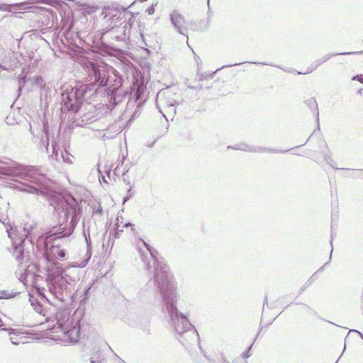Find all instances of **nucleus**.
<instances>
[{"label":"nucleus","mask_w":363,"mask_h":363,"mask_svg":"<svg viewBox=\"0 0 363 363\" xmlns=\"http://www.w3.org/2000/svg\"><path fill=\"white\" fill-rule=\"evenodd\" d=\"M186 86L188 88H190V89H196V87L195 86H192L191 84H186Z\"/></svg>","instance_id":"nucleus-46"},{"label":"nucleus","mask_w":363,"mask_h":363,"mask_svg":"<svg viewBox=\"0 0 363 363\" xmlns=\"http://www.w3.org/2000/svg\"><path fill=\"white\" fill-rule=\"evenodd\" d=\"M124 160H125V157H123V160L121 161V164H123Z\"/></svg>","instance_id":"nucleus-60"},{"label":"nucleus","mask_w":363,"mask_h":363,"mask_svg":"<svg viewBox=\"0 0 363 363\" xmlns=\"http://www.w3.org/2000/svg\"><path fill=\"white\" fill-rule=\"evenodd\" d=\"M252 345H251L247 351L244 352L242 354V357L243 358H248L249 357H250L251 354L250 353V351L251 350V347H252Z\"/></svg>","instance_id":"nucleus-33"},{"label":"nucleus","mask_w":363,"mask_h":363,"mask_svg":"<svg viewBox=\"0 0 363 363\" xmlns=\"http://www.w3.org/2000/svg\"><path fill=\"white\" fill-rule=\"evenodd\" d=\"M106 53H107V52H106V51H102V52H101V55L102 56H105V55H106Z\"/></svg>","instance_id":"nucleus-49"},{"label":"nucleus","mask_w":363,"mask_h":363,"mask_svg":"<svg viewBox=\"0 0 363 363\" xmlns=\"http://www.w3.org/2000/svg\"><path fill=\"white\" fill-rule=\"evenodd\" d=\"M30 130L31 133L33 135V131H32V128H31V127H30Z\"/></svg>","instance_id":"nucleus-63"},{"label":"nucleus","mask_w":363,"mask_h":363,"mask_svg":"<svg viewBox=\"0 0 363 363\" xmlns=\"http://www.w3.org/2000/svg\"><path fill=\"white\" fill-rule=\"evenodd\" d=\"M130 197H131V194H130L128 196L124 197L123 202H125L126 201H128Z\"/></svg>","instance_id":"nucleus-44"},{"label":"nucleus","mask_w":363,"mask_h":363,"mask_svg":"<svg viewBox=\"0 0 363 363\" xmlns=\"http://www.w3.org/2000/svg\"><path fill=\"white\" fill-rule=\"evenodd\" d=\"M66 257V251L63 249L58 248L57 258L65 259Z\"/></svg>","instance_id":"nucleus-27"},{"label":"nucleus","mask_w":363,"mask_h":363,"mask_svg":"<svg viewBox=\"0 0 363 363\" xmlns=\"http://www.w3.org/2000/svg\"><path fill=\"white\" fill-rule=\"evenodd\" d=\"M130 190H131V186H130V188H129V189H128V193H130Z\"/></svg>","instance_id":"nucleus-61"},{"label":"nucleus","mask_w":363,"mask_h":363,"mask_svg":"<svg viewBox=\"0 0 363 363\" xmlns=\"http://www.w3.org/2000/svg\"><path fill=\"white\" fill-rule=\"evenodd\" d=\"M357 93L361 95L362 94V89H359Z\"/></svg>","instance_id":"nucleus-55"},{"label":"nucleus","mask_w":363,"mask_h":363,"mask_svg":"<svg viewBox=\"0 0 363 363\" xmlns=\"http://www.w3.org/2000/svg\"><path fill=\"white\" fill-rule=\"evenodd\" d=\"M57 328L64 331L73 324V318H70L69 314L67 311L57 313L56 315Z\"/></svg>","instance_id":"nucleus-11"},{"label":"nucleus","mask_w":363,"mask_h":363,"mask_svg":"<svg viewBox=\"0 0 363 363\" xmlns=\"http://www.w3.org/2000/svg\"><path fill=\"white\" fill-rule=\"evenodd\" d=\"M129 225H132V224L130 223H126L125 225H124V227L127 228L128 226Z\"/></svg>","instance_id":"nucleus-50"},{"label":"nucleus","mask_w":363,"mask_h":363,"mask_svg":"<svg viewBox=\"0 0 363 363\" xmlns=\"http://www.w3.org/2000/svg\"><path fill=\"white\" fill-rule=\"evenodd\" d=\"M62 332L69 338L71 342L75 343L78 341L80 335V329L79 327L74 326L72 324Z\"/></svg>","instance_id":"nucleus-13"},{"label":"nucleus","mask_w":363,"mask_h":363,"mask_svg":"<svg viewBox=\"0 0 363 363\" xmlns=\"http://www.w3.org/2000/svg\"><path fill=\"white\" fill-rule=\"evenodd\" d=\"M125 30H124L122 35H116L114 38L118 41H122L125 39Z\"/></svg>","instance_id":"nucleus-35"},{"label":"nucleus","mask_w":363,"mask_h":363,"mask_svg":"<svg viewBox=\"0 0 363 363\" xmlns=\"http://www.w3.org/2000/svg\"><path fill=\"white\" fill-rule=\"evenodd\" d=\"M43 130H44V134L45 135V140H44L43 138H42L41 140V143L43 145H45L46 147V148L48 149V147L49 145V137H48V127L46 126L45 124L43 125Z\"/></svg>","instance_id":"nucleus-23"},{"label":"nucleus","mask_w":363,"mask_h":363,"mask_svg":"<svg viewBox=\"0 0 363 363\" xmlns=\"http://www.w3.org/2000/svg\"><path fill=\"white\" fill-rule=\"evenodd\" d=\"M333 234H331V240H330V245H331V251H330V259L329 260L331 259V257H332V253L333 252Z\"/></svg>","instance_id":"nucleus-37"},{"label":"nucleus","mask_w":363,"mask_h":363,"mask_svg":"<svg viewBox=\"0 0 363 363\" xmlns=\"http://www.w3.org/2000/svg\"><path fill=\"white\" fill-rule=\"evenodd\" d=\"M111 238H108V244L109 245L110 242H111Z\"/></svg>","instance_id":"nucleus-58"},{"label":"nucleus","mask_w":363,"mask_h":363,"mask_svg":"<svg viewBox=\"0 0 363 363\" xmlns=\"http://www.w3.org/2000/svg\"><path fill=\"white\" fill-rule=\"evenodd\" d=\"M8 235L13 242V255L16 257V259L19 262L20 270H22L20 273L19 279L21 281L25 282L28 281L30 276L33 279L35 274L40 271V268L36 263L29 262V253L25 252L24 250V244L27 239L26 238L24 239L20 238L19 243H17V241L13 240L9 231H8Z\"/></svg>","instance_id":"nucleus-5"},{"label":"nucleus","mask_w":363,"mask_h":363,"mask_svg":"<svg viewBox=\"0 0 363 363\" xmlns=\"http://www.w3.org/2000/svg\"><path fill=\"white\" fill-rule=\"evenodd\" d=\"M36 230V224H30L28 223L24 224V236L32 246H33L34 240H37V238H35ZM55 242L56 241L49 242V245H48V247L45 246H38L36 245V247L38 250H43L45 259L48 263V265L46 266V272L51 271L53 267L62 266V264L57 262L59 246L58 245L55 244Z\"/></svg>","instance_id":"nucleus-7"},{"label":"nucleus","mask_w":363,"mask_h":363,"mask_svg":"<svg viewBox=\"0 0 363 363\" xmlns=\"http://www.w3.org/2000/svg\"><path fill=\"white\" fill-rule=\"evenodd\" d=\"M34 84L40 87H43L45 86L44 83L43 79L41 76H37L34 78Z\"/></svg>","instance_id":"nucleus-25"},{"label":"nucleus","mask_w":363,"mask_h":363,"mask_svg":"<svg viewBox=\"0 0 363 363\" xmlns=\"http://www.w3.org/2000/svg\"><path fill=\"white\" fill-rule=\"evenodd\" d=\"M126 167H127V166H125V167L123 170V172H122L123 175L125 174V173L128 172V168H126Z\"/></svg>","instance_id":"nucleus-45"},{"label":"nucleus","mask_w":363,"mask_h":363,"mask_svg":"<svg viewBox=\"0 0 363 363\" xmlns=\"http://www.w3.org/2000/svg\"><path fill=\"white\" fill-rule=\"evenodd\" d=\"M106 345L108 347V349L111 350V347L107 343H106Z\"/></svg>","instance_id":"nucleus-62"},{"label":"nucleus","mask_w":363,"mask_h":363,"mask_svg":"<svg viewBox=\"0 0 363 363\" xmlns=\"http://www.w3.org/2000/svg\"><path fill=\"white\" fill-rule=\"evenodd\" d=\"M10 339H11V342H12L13 345H17V344H18V343H17V342H16V341H15L14 338L11 337Z\"/></svg>","instance_id":"nucleus-47"},{"label":"nucleus","mask_w":363,"mask_h":363,"mask_svg":"<svg viewBox=\"0 0 363 363\" xmlns=\"http://www.w3.org/2000/svg\"><path fill=\"white\" fill-rule=\"evenodd\" d=\"M18 79V92L20 94L21 91H22V89H23V87L25 86L27 80H26V76H22V75H19Z\"/></svg>","instance_id":"nucleus-24"},{"label":"nucleus","mask_w":363,"mask_h":363,"mask_svg":"<svg viewBox=\"0 0 363 363\" xmlns=\"http://www.w3.org/2000/svg\"><path fill=\"white\" fill-rule=\"evenodd\" d=\"M102 179H103V182H106V181L105 180V177H103Z\"/></svg>","instance_id":"nucleus-59"},{"label":"nucleus","mask_w":363,"mask_h":363,"mask_svg":"<svg viewBox=\"0 0 363 363\" xmlns=\"http://www.w3.org/2000/svg\"><path fill=\"white\" fill-rule=\"evenodd\" d=\"M0 69H1L3 70H7V68L2 65H0Z\"/></svg>","instance_id":"nucleus-51"},{"label":"nucleus","mask_w":363,"mask_h":363,"mask_svg":"<svg viewBox=\"0 0 363 363\" xmlns=\"http://www.w3.org/2000/svg\"><path fill=\"white\" fill-rule=\"evenodd\" d=\"M4 325V323L2 322L1 320H0V330H5V331H9L10 329H8L6 328H3Z\"/></svg>","instance_id":"nucleus-36"},{"label":"nucleus","mask_w":363,"mask_h":363,"mask_svg":"<svg viewBox=\"0 0 363 363\" xmlns=\"http://www.w3.org/2000/svg\"><path fill=\"white\" fill-rule=\"evenodd\" d=\"M121 11L125 12L126 9L123 6L121 7H116V8H111V7H105L102 11V15H104V18H108V20L113 19L116 18V19H120L121 21L122 20V18H121Z\"/></svg>","instance_id":"nucleus-12"},{"label":"nucleus","mask_w":363,"mask_h":363,"mask_svg":"<svg viewBox=\"0 0 363 363\" xmlns=\"http://www.w3.org/2000/svg\"><path fill=\"white\" fill-rule=\"evenodd\" d=\"M352 80L358 81L360 83L363 84V74H356L352 77Z\"/></svg>","instance_id":"nucleus-28"},{"label":"nucleus","mask_w":363,"mask_h":363,"mask_svg":"<svg viewBox=\"0 0 363 363\" xmlns=\"http://www.w3.org/2000/svg\"><path fill=\"white\" fill-rule=\"evenodd\" d=\"M321 152L323 155L325 162L328 164H331V162L333 161V160L331 158L330 153V151L328 150L327 145H325V150H322Z\"/></svg>","instance_id":"nucleus-22"},{"label":"nucleus","mask_w":363,"mask_h":363,"mask_svg":"<svg viewBox=\"0 0 363 363\" xmlns=\"http://www.w3.org/2000/svg\"><path fill=\"white\" fill-rule=\"evenodd\" d=\"M126 66H127L128 68H130V69H131V68H133V67H134V65H133L131 62H128V64L126 65Z\"/></svg>","instance_id":"nucleus-43"},{"label":"nucleus","mask_w":363,"mask_h":363,"mask_svg":"<svg viewBox=\"0 0 363 363\" xmlns=\"http://www.w3.org/2000/svg\"><path fill=\"white\" fill-rule=\"evenodd\" d=\"M124 180V182H125L127 184H129V182H127V180H125V179H123Z\"/></svg>","instance_id":"nucleus-57"},{"label":"nucleus","mask_w":363,"mask_h":363,"mask_svg":"<svg viewBox=\"0 0 363 363\" xmlns=\"http://www.w3.org/2000/svg\"><path fill=\"white\" fill-rule=\"evenodd\" d=\"M66 155H67V158L64 156V155H63V154H62V158H63V160H64L65 162L72 163V161L69 160V157H68V155H67V152H66Z\"/></svg>","instance_id":"nucleus-40"},{"label":"nucleus","mask_w":363,"mask_h":363,"mask_svg":"<svg viewBox=\"0 0 363 363\" xmlns=\"http://www.w3.org/2000/svg\"><path fill=\"white\" fill-rule=\"evenodd\" d=\"M267 296H266V297H265V300H264V306L265 304H267Z\"/></svg>","instance_id":"nucleus-53"},{"label":"nucleus","mask_w":363,"mask_h":363,"mask_svg":"<svg viewBox=\"0 0 363 363\" xmlns=\"http://www.w3.org/2000/svg\"><path fill=\"white\" fill-rule=\"evenodd\" d=\"M18 294V292H10L9 291H2L0 292V299L1 298H12L16 296Z\"/></svg>","instance_id":"nucleus-21"},{"label":"nucleus","mask_w":363,"mask_h":363,"mask_svg":"<svg viewBox=\"0 0 363 363\" xmlns=\"http://www.w3.org/2000/svg\"><path fill=\"white\" fill-rule=\"evenodd\" d=\"M337 216L335 213H332V216H331V219H332V221H331V223H332V227L333 226V224L335 221V219L337 218Z\"/></svg>","instance_id":"nucleus-39"},{"label":"nucleus","mask_w":363,"mask_h":363,"mask_svg":"<svg viewBox=\"0 0 363 363\" xmlns=\"http://www.w3.org/2000/svg\"><path fill=\"white\" fill-rule=\"evenodd\" d=\"M305 289H306V288H305V286H303V287L301 288V292H303V291L305 290Z\"/></svg>","instance_id":"nucleus-56"},{"label":"nucleus","mask_w":363,"mask_h":363,"mask_svg":"<svg viewBox=\"0 0 363 363\" xmlns=\"http://www.w3.org/2000/svg\"><path fill=\"white\" fill-rule=\"evenodd\" d=\"M203 79V77L201 75L199 78V81H202Z\"/></svg>","instance_id":"nucleus-52"},{"label":"nucleus","mask_w":363,"mask_h":363,"mask_svg":"<svg viewBox=\"0 0 363 363\" xmlns=\"http://www.w3.org/2000/svg\"><path fill=\"white\" fill-rule=\"evenodd\" d=\"M105 360V357L103 351L98 345H95L91 350L90 362L91 363H101Z\"/></svg>","instance_id":"nucleus-14"},{"label":"nucleus","mask_w":363,"mask_h":363,"mask_svg":"<svg viewBox=\"0 0 363 363\" xmlns=\"http://www.w3.org/2000/svg\"><path fill=\"white\" fill-rule=\"evenodd\" d=\"M84 69L90 82L86 84L91 96H107L114 104L121 101L123 96H121L120 88L123 85V78L116 69L99 59L87 60Z\"/></svg>","instance_id":"nucleus-3"},{"label":"nucleus","mask_w":363,"mask_h":363,"mask_svg":"<svg viewBox=\"0 0 363 363\" xmlns=\"http://www.w3.org/2000/svg\"><path fill=\"white\" fill-rule=\"evenodd\" d=\"M120 162L118 164V165L116 166V167L113 169V174L116 175V176H119L121 174H122L123 171H121L120 170Z\"/></svg>","instance_id":"nucleus-32"},{"label":"nucleus","mask_w":363,"mask_h":363,"mask_svg":"<svg viewBox=\"0 0 363 363\" xmlns=\"http://www.w3.org/2000/svg\"><path fill=\"white\" fill-rule=\"evenodd\" d=\"M91 286H92V285L90 284L84 289L83 296H81V297H82V298L80 300V305L84 304L89 299Z\"/></svg>","instance_id":"nucleus-20"},{"label":"nucleus","mask_w":363,"mask_h":363,"mask_svg":"<svg viewBox=\"0 0 363 363\" xmlns=\"http://www.w3.org/2000/svg\"><path fill=\"white\" fill-rule=\"evenodd\" d=\"M29 301L30 303V306L32 307L33 310L37 314L43 317L45 316V311L43 308V306L38 300H37L35 297L31 296L29 298Z\"/></svg>","instance_id":"nucleus-16"},{"label":"nucleus","mask_w":363,"mask_h":363,"mask_svg":"<svg viewBox=\"0 0 363 363\" xmlns=\"http://www.w3.org/2000/svg\"><path fill=\"white\" fill-rule=\"evenodd\" d=\"M84 235L85 238V242L86 244V259L82 262V267H84L87 262L90 260L91 257V242L89 234L88 235H86L85 231L84 230Z\"/></svg>","instance_id":"nucleus-18"},{"label":"nucleus","mask_w":363,"mask_h":363,"mask_svg":"<svg viewBox=\"0 0 363 363\" xmlns=\"http://www.w3.org/2000/svg\"><path fill=\"white\" fill-rule=\"evenodd\" d=\"M350 332L358 333L359 335L360 336V337L363 340V334L361 332H359L357 330H354V329L351 330Z\"/></svg>","instance_id":"nucleus-41"},{"label":"nucleus","mask_w":363,"mask_h":363,"mask_svg":"<svg viewBox=\"0 0 363 363\" xmlns=\"http://www.w3.org/2000/svg\"><path fill=\"white\" fill-rule=\"evenodd\" d=\"M10 176L23 180L14 189L45 197L54 207L59 218L58 224L52 226L48 232L37 237V245L48 247L49 242L57 241L70 237L81 218L82 207L72 196H64L55 191L41 167L23 165L9 160H0V177Z\"/></svg>","instance_id":"nucleus-1"},{"label":"nucleus","mask_w":363,"mask_h":363,"mask_svg":"<svg viewBox=\"0 0 363 363\" xmlns=\"http://www.w3.org/2000/svg\"><path fill=\"white\" fill-rule=\"evenodd\" d=\"M306 105L311 108L313 113H315L317 117L318 128H319V113L318 108V103L314 97H311L306 99L305 101Z\"/></svg>","instance_id":"nucleus-17"},{"label":"nucleus","mask_w":363,"mask_h":363,"mask_svg":"<svg viewBox=\"0 0 363 363\" xmlns=\"http://www.w3.org/2000/svg\"><path fill=\"white\" fill-rule=\"evenodd\" d=\"M87 85L77 82L74 86H69L62 93V101L66 109L77 112L82 107L86 97H90Z\"/></svg>","instance_id":"nucleus-8"},{"label":"nucleus","mask_w":363,"mask_h":363,"mask_svg":"<svg viewBox=\"0 0 363 363\" xmlns=\"http://www.w3.org/2000/svg\"><path fill=\"white\" fill-rule=\"evenodd\" d=\"M252 63H253V64L263 65H270V66H274V65H272V64H269V63H267V62H253ZM274 67H279V66H277V65H274Z\"/></svg>","instance_id":"nucleus-38"},{"label":"nucleus","mask_w":363,"mask_h":363,"mask_svg":"<svg viewBox=\"0 0 363 363\" xmlns=\"http://www.w3.org/2000/svg\"><path fill=\"white\" fill-rule=\"evenodd\" d=\"M11 6H12L10 4L0 3V10H2V11H11Z\"/></svg>","instance_id":"nucleus-29"},{"label":"nucleus","mask_w":363,"mask_h":363,"mask_svg":"<svg viewBox=\"0 0 363 363\" xmlns=\"http://www.w3.org/2000/svg\"><path fill=\"white\" fill-rule=\"evenodd\" d=\"M46 284L49 298L44 292H40L41 298L50 305L55 306V302L69 305L77 299L76 283L79 280V269L77 267L62 266L53 267L51 271H47Z\"/></svg>","instance_id":"nucleus-4"},{"label":"nucleus","mask_w":363,"mask_h":363,"mask_svg":"<svg viewBox=\"0 0 363 363\" xmlns=\"http://www.w3.org/2000/svg\"><path fill=\"white\" fill-rule=\"evenodd\" d=\"M303 145H298L295 147L294 148L290 149V150H293L296 148L301 147ZM289 150H278V149H272V148H267L260 146H251L250 152H270V153H284L286 152H289Z\"/></svg>","instance_id":"nucleus-15"},{"label":"nucleus","mask_w":363,"mask_h":363,"mask_svg":"<svg viewBox=\"0 0 363 363\" xmlns=\"http://www.w3.org/2000/svg\"><path fill=\"white\" fill-rule=\"evenodd\" d=\"M362 53V51L360 52H333V53H329L323 57L315 60L313 61L310 66L308 67L307 70L306 72H298V74H310L314 70H315L319 66H320L322 64L326 62L328 60H330L332 57H335L340 55H358Z\"/></svg>","instance_id":"nucleus-10"},{"label":"nucleus","mask_w":363,"mask_h":363,"mask_svg":"<svg viewBox=\"0 0 363 363\" xmlns=\"http://www.w3.org/2000/svg\"><path fill=\"white\" fill-rule=\"evenodd\" d=\"M196 87V89H199V90H201L202 89V86L201 84H199V86H197Z\"/></svg>","instance_id":"nucleus-48"},{"label":"nucleus","mask_w":363,"mask_h":363,"mask_svg":"<svg viewBox=\"0 0 363 363\" xmlns=\"http://www.w3.org/2000/svg\"><path fill=\"white\" fill-rule=\"evenodd\" d=\"M356 172L359 174H361L362 172V169H358Z\"/></svg>","instance_id":"nucleus-54"},{"label":"nucleus","mask_w":363,"mask_h":363,"mask_svg":"<svg viewBox=\"0 0 363 363\" xmlns=\"http://www.w3.org/2000/svg\"><path fill=\"white\" fill-rule=\"evenodd\" d=\"M328 263H329V262H328L325 263V264H324V265H323V266H322V267H320V269H318V271H317V272H315V274H313V276H312V277H311L308 280V284H310L311 283H312V282H313V279L314 276L315 275V274H317V273H318V272H322V271L323 270L324 267H325L326 265H328Z\"/></svg>","instance_id":"nucleus-26"},{"label":"nucleus","mask_w":363,"mask_h":363,"mask_svg":"<svg viewBox=\"0 0 363 363\" xmlns=\"http://www.w3.org/2000/svg\"><path fill=\"white\" fill-rule=\"evenodd\" d=\"M169 21L174 30L180 35H184L188 39L186 34L188 30L186 26L188 21L178 10L174 9L169 13Z\"/></svg>","instance_id":"nucleus-9"},{"label":"nucleus","mask_w":363,"mask_h":363,"mask_svg":"<svg viewBox=\"0 0 363 363\" xmlns=\"http://www.w3.org/2000/svg\"><path fill=\"white\" fill-rule=\"evenodd\" d=\"M228 149H233L236 150H242L250 152L251 146L246 143H240L234 146L229 145L228 146Z\"/></svg>","instance_id":"nucleus-19"},{"label":"nucleus","mask_w":363,"mask_h":363,"mask_svg":"<svg viewBox=\"0 0 363 363\" xmlns=\"http://www.w3.org/2000/svg\"><path fill=\"white\" fill-rule=\"evenodd\" d=\"M147 12L150 14V15H152L155 12V5L152 4L151 6H150L147 9Z\"/></svg>","instance_id":"nucleus-34"},{"label":"nucleus","mask_w":363,"mask_h":363,"mask_svg":"<svg viewBox=\"0 0 363 363\" xmlns=\"http://www.w3.org/2000/svg\"><path fill=\"white\" fill-rule=\"evenodd\" d=\"M312 136H313V134L311 135H310V137L308 138V140H309L310 138H312Z\"/></svg>","instance_id":"nucleus-64"},{"label":"nucleus","mask_w":363,"mask_h":363,"mask_svg":"<svg viewBox=\"0 0 363 363\" xmlns=\"http://www.w3.org/2000/svg\"><path fill=\"white\" fill-rule=\"evenodd\" d=\"M183 101L180 94L174 91L172 88L167 87L161 89L156 96V106L159 111L168 120V117H174L177 109Z\"/></svg>","instance_id":"nucleus-6"},{"label":"nucleus","mask_w":363,"mask_h":363,"mask_svg":"<svg viewBox=\"0 0 363 363\" xmlns=\"http://www.w3.org/2000/svg\"><path fill=\"white\" fill-rule=\"evenodd\" d=\"M242 63H235V64H233V65H226V67H232V66L240 65H242ZM223 67H225V66H223L222 68H223Z\"/></svg>","instance_id":"nucleus-42"},{"label":"nucleus","mask_w":363,"mask_h":363,"mask_svg":"<svg viewBox=\"0 0 363 363\" xmlns=\"http://www.w3.org/2000/svg\"><path fill=\"white\" fill-rule=\"evenodd\" d=\"M94 213L96 215L101 216V215H102V213H103V208H102L101 206V205H99V206H97V207L94 209Z\"/></svg>","instance_id":"nucleus-31"},{"label":"nucleus","mask_w":363,"mask_h":363,"mask_svg":"<svg viewBox=\"0 0 363 363\" xmlns=\"http://www.w3.org/2000/svg\"><path fill=\"white\" fill-rule=\"evenodd\" d=\"M112 169V164H105L104 166V172L107 176L110 177L111 171Z\"/></svg>","instance_id":"nucleus-30"},{"label":"nucleus","mask_w":363,"mask_h":363,"mask_svg":"<svg viewBox=\"0 0 363 363\" xmlns=\"http://www.w3.org/2000/svg\"><path fill=\"white\" fill-rule=\"evenodd\" d=\"M140 241L149 252L148 255L140 251L141 260L150 274H153V277L150 279L147 286L153 284L160 294V306L164 318L170 324L177 339L185 345L189 340L199 338V333L187 315L177 308V287L169 267L162 257H158V252L154 247L143 239Z\"/></svg>","instance_id":"nucleus-2"}]
</instances>
